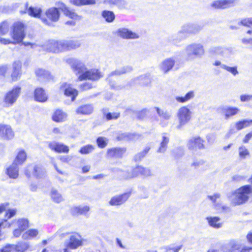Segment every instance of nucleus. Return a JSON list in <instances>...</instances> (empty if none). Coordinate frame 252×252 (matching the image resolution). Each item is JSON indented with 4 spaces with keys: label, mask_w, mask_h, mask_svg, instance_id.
<instances>
[{
    "label": "nucleus",
    "mask_w": 252,
    "mask_h": 252,
    "mask_svg": "<svg viewBox=\"0 0 252 252\" xmlns=\"http://www.w3.org/2000/svg\"><path fill=\"white\" fill-rule=\"evenodd\" d=\"M25 10H21L20 12L22 14L28 13V14L32 17H34L35 18H40V15L41 13V9L38 7H32L30 6L29 8L28 7V3H25Z\"/></svg>",
    "instance_id": "f3484780"
},
{
    "label": "nucleus",
    "mask_w": 252,
    "mask_h": 252,
    "mask_svg": "<svg viewBox=\"0 0 252 252\" xmlns=\"http://www.w3.org/2000/svg\"><path fill=\"white\" fill-rule=\"evenodd\" d=\"M136 136L135 133H122L118 135L117 139L119 141L126 139L132 140Z\"/></svg>",
    "instance_id": "37998d69"
},
{
    "label": "nucleus",
    "mask_w": 252,
    "mask_h": 252,
    "mask_svg": "<svg viewBox=\"0 0 252 252\" xmlns=\"http://www.w3.org/2000/svg\"><path fill=\"white\" fill-rule=\"evenodd\" d=\"M10 34L14 40L13 44L21 42L25 36L24 25L21 22L15 23Z\"/></svg>",
    "instance_id": "20e7f679"
},
{
    "label": "nucleus",
    "mask_w": 252,
    "mask_h": 252,
    "mask_svg": "<svg viewBox=\"0 0 252 252\" xmlns=\"http://www.w3.org/2000/svg\"><path fill=\"white\" fill-rule=\"evenodd\" d=\"M151 148L149 146H146L144 149L140 152L136 154L134 156V160L135 161H140L143 158H144L146 155L148 154L150 151Z\"/></svg>",
    "instance_id": "79ce46f5"
},
{
    "label": "nucleus",
    "mask_w": 252,
    "mask_h": 252,
    "mask_svg": "<svg viewBox=\"0 0 252 252\" xmlns=\"http://www.w3.org/2000/svg\"><path fill=\"white\" fill-rule=\"evenodd\" d=\"M190 112L187 106L181 107L178 113V117L179 120L178 128L185 125L190 119Z\"/></svg>",
    "instance_id": "9b49d317"
},
{
    "label": "nucleus",
    "mask_w": 252,
    "mask_h": 252,
    "mask_svg": "<svg viewBox=\"0 0 252 252\" xmlns=\"http://www.w3.org/2000/svg\"><path fill=\"white\" fill-rule=\"evenodd\" d=\"M21 88L19 87L14 88L11 91L7 92L3 100V105L8 107L12 105L19 95Z\"/></svg>",
    "instance_id": "423d86ee"
},
{
    "label": "nucleus",
    "mask_w": 252,
    "mask_h": 252,
    "mask_svg": "<svg viewBox=\"0 0 252 252\" xmlns=\"http://www.w3.org/2000/svg\"><path fill=\"white\" fill-rule=\"evenodd\" d=\"M9 24L7 21H4L0 25V34L4 35L9 31Z\"/></svg>",
    "instance_id": "3c124183"
},
{
    "label": "nucleus",
    "mask_w": 252,
    "mask_h": 252,
    "mask_svg": "<svg viewBox=\"0 0 252 252\" xmlns=\"http://www.w3.org/2000/svg\"><path fill=\"white\" fill-rule=\"evenodd\" d=\"M94 108L92 104H86L79 106L75 110L77 114L79 115H88L93 112Z\"/></svg>",
    "instance_id": "412c9836"
},
{
    "label": "nucleus",
    "mask_w": 252,
    "mask_h": 252,
    "mask_svg": "<svg viewBox=\"0 0 252 252\" xmlns=\"http://www.w3.org/2000/svg\"><path fill=\"white\" fill-rule=\"evenodd\" d=\"M252 99V95L244 94L240 96V100L242 102L250 101Z\"/></svg>",
    "instance_id": "052dcab7"
},
{
    "label": "nucleus",
    "mask_w": 252,
    "mask_h": 252,
    "mask_svg": "<svg viewBox=\"0 0 252 252\" xmlns=\"http://www.w3.org/2000/svg\"><path fill=\"white\" fill-rule=\"evenodd\" d=\"M131 191H129L116 195L110 199L109 204L111 206H120L125 203L131 195Z\"/></svg>",
    "instance_id": "9d476101"
},
{
    "label": "nucleus",
    "mask_w": 252,
    "mask_h": 252,
    "mask_svg": "<svg viewBox=\"0 0 252 252\" xmlns=\"http://www.w3.org/2000/svg\"><path fill=\"white\" fill-rule=\"evenodd\" d=\"M14 136V132L9 126L0 125V137L5 139H11Z\"/></svg>",
    "instance_id": "a211bd4d"
},
{
    "label": "nucleus",
    "mask_w": 252,
    "mask_h": 252,
    "mask_svg": "<svg viewBox=\"0 0 252 252\" xmlns=\"http://www.w3.org/2000/svg\"><path fill=\"white\" fill-rule=\"evenodd\" d=\"M54 166L56 171L60 174H63L62 172V164H58V163L54 162Z\"/></svg>",
    "instance_id": "680f3d73"
},
{
    "label": "nucleus",
    "mask_w": 252,
    "mask_h": 252,
    "mask_svg": "<svg viewBox=\"0 0 252 252\" xmlns=\"http://www.w3.org/2000/svg\"><path fill=\"white\" fill-rule=\"evenodd\" d=\"M101 16L108 23L113 22L115 19V14L113 11L105 10L102 11Z\"/></svg>",
    "instance_id": "72a5a7b5"
},
{
    "label": "nucleus",
    "mask_w": 252,
    "mask_h": 252,
    "mask_svg": "<svg viewBox=\"0 0 252 252\" xmlns=\"http://www.w3.org/2000/svg\"><path fill=\"white\" fill-rule=\"evenodd\" d=\"M222 68L227 71L230 72L234 75H236L238 73L236 66L229 67L224 65H223Z\"/></svg>",
    "instance_id": "6e6d98bb"
},
{
    "label": "nucleus",
    "mask_w": 252,
    "mask_h": 252,
    "mask_svg": "<svg viewBox=\"0 0 252 252\" xmlns=\"http://www.w3.org/2000/svg\"><path fill=\"white\" fill-rule=\"evenodd\" d=\"M252 138V130L246 134L243 139L244 143H248Z\"/></svg>",
    "instance_id": "bf43d9fd"
},
{
    "label": "nucleus",
    "mask_w": 252,
    "mask_h": 252,
    "mask_svg": "<svg viewBox=\"0 0 252 252\" xmlns=\"http://www.w3.org/2000/svg\"><path fill=\"white\" fill-rule=\"evenodd\" d=\"M151 175V172L149 169H147L141 165H136L132 168L131 171V178H135L138 176L147 177Z\"/></svg>",
    "instance_id": "ddd939ff"
},
{
    "label": "nucleus",
    "mask_w": 252,
    "mask_h": 252,
    "mask_svg": "<svg viewBox=\"0 0 252 252\" xmlns=\"http://www.w3.org/2000/svg\"><path fill=\"white\" fill-rule=\"evenodd\" d=\"M63 47V44L61 41L52 40L49 41L45 48L49 52L57 53L60 51Z\"/></svg>",
    "instance_id": "2eb2a0df"
},
{
    "label": "nucleus",
    "mask_w": 252,
    "mask_h": 252,
    "mask_svg": "<svg viewBox=\"0 0 252 252\" xmlns=\"http://www.w3.org/2000/svg\"><path fill=\"white\" fill-rule=\"evenodd\" d=\"M240 252H252V246H244L241 248Z\"/></svg>",
    "instance_id": "0e129e2a"
},
{
    "label": "nucleus",
    "mask_w": 252,
    "mask_h": 252,
    "mask_svg": "<svg viewBox=\"0 0 252 252\" xmlns=\"http://www.w3.org/2000/svg\"><path fill=\"white\" fill-rule=\"evenodd\" d=\"M146 114L147 110L146 109H143L137 113L136 117L138 119L142 120L146 117Z\"/></svg>",
    "instance_id": "13d9d810"
},
{
    "label": "nucleus",
    "mask_w": 252,
    "mask_h": 252,
    "mask_svg": "<svg viewBox=\"0 0 252 252\" xmlns=\"http://www.w3.org/2000/svg\"><path fill=\"white\" fill-rule=\"evenodd\" d=\"M34 96L36 101L40 102H44L48 99V96L45 91L41 88H37L35 90Z\"/></svg>",
    "instance_id": "4be33fe9"
},
{
    "label": "nucleus",
    "mask_w": 252,
    "mask_h": 252,
    "mask_svg": "<svg viewBox=\"0 0 252 252\" xmlns=\"http://www.w3.org/2000/svg\"><path fill=\"white\" fill-rule=\"evenodd\" d=\"M252 194V186L250 185L243 186L233 192L235 205H241L247 202Z\"/></svg>",
    "instance_id": "f03ea898"
},
{
    "label": "nucleus",
    "mask_w": 252,
    "mask_h": 252,
    "mask_svg": "<svg viewBox=\"0 0 252 252\" xmlns=\"http://www.w3.org/2000/svg\"><path fill=\"white\" fill-rule=\"evenodd\" d=\"M94 149V146L91 144L86 145L82 147L79 152L82 155H87L91 153Z\"/></svg>",
    "instance_id": "c03bdc74"
},
{
    "label": "nucleus",
    "mask_w": 252,
    "mask_h": 252,
    "mask_svg": "<svg viewBox=\"0 0 252 252\" xmlns=\"http://www.w3.org/2000/svg\"><path fill=\"white\" fill-rule=\"evenodd\" d=\"M90 211L88 206H75L72 208V214L74 215H86Z\"/></svg>",
    "instance_id": "7c9ffc66"
},
{
    "label": "nucleus",
    "mask_w": 252,
    "mask_h": 252,
    "mask_svg": "<svg viewBox=\"0 0 252 252\" xmlns=\"http://www.w3.org/2000/svg\"><path fill=\"white\" fill-rule=\"evenodd\" d=\"M205 140L199 136L192 137L187 143V147L190 150L195 149L199 150L205 148Z\"/></svg>",
    "instance_id": "6e6552de"
},
{
    "label": "nucleus",
    "mask_w": 252,
    "mask_h": 252,
    "mask_svg": "<svg viewBox=\"0 0 252 252\" xmlns=\"http://www.w3.org/2000/svg\"><path fill=\"white\" fill-rule=\"evenodd\" d=\"M189 52L188 56L189 57L192 55L198 56L204 53L203 46L200 44H191L189 45L186 49Z\"/></svg>",
    "instance_id": "aec40b11"
},
{
    "label": "nucleus",
    "mask_w": 252,
    "mask_h": 252,
    "mask_svg": "<svg viewBox=\"0 0 252 252\" xmlns=\"http://www.w3.org/2000/svg\"><path fill=\"white\" fill-rule=\"evenodd\" d=\"M127 151V148L125 147H115L108 148L106 153L107 158H122L124 157Z\"/></svg>",
    "instance_id": "0eeeda50"
},
{
    "label": "nucleus",
    "mask_w": 252,
    "mask_h": 252,
    "mask_svg": "<svg viewBox=\"0 0 252 252\" xmlns=\"http://www.w3.org/2000/svg\"><path fill=\"white\" fill-rule=\"evenodd\" d=\"M236 0H217L214 1L211 6L215 9H224L234 6Z\"/></svg>",
    "instance_id": "f8f14e48"
},
{
    "label": "nucleus",
    "mask_w": 252,
    "mask_h": 252,
    "mask_svg": "<svg viewBox=\"0 0 252 252\" xmlns=\"http://www.w3.org/2000/svg\"><path fill=\"white\" fill-rule=\"evenodd\" d=\"M240 111V109L236 107L229 106L223 109V113L226 119L237 115Z\"/></svg>",
    "instance_id": "393cba45"
},
{
    "label": "nucleus",
    "mask_w": 252,
    "mask_h": 252,
    "mask_svg": "<svg viewBox=\"0 0 252 252\" xmlns=\"http://www.w3.org/2000/svg\"><path fill=\"white\" fill-rule=\"evenodd\" d=\"M194 96L193 91L188 92L184 96H176L175 99L179 103H185L192 98Z\"/></svg>",
    "instance_id": "4c0bfd02"
},
{
    "label": "nucleus",
    "mask_w": 252,
    "mask_h": 252,
    "mask_svg": "<svg viewBox=\"0 0 252 252\" xmlns=\"http://www.w3.org/2000/svg\"><path fill=\"white\" fill-rule=\"evenodd\" d=\"M96 142L97 146L101 149L106 147L108 144V139L104 137L99 136L97 138Z\"/></svg>",
    "instance_id": "49530a36"
},
{
    "label": "nucleus",
    "mask_w": 252,
    "mask_h": 252,
    "mask_svg": "<svg viewBox=\"0 0 252 252\" xmlns=\"http://www.w3.org/2000/svg\"><path fill=\"white\" fill-rule=\"evenodd\" d=\"M72 68L75 74L78 75L77 79L80 81L86 80L96 81L102 76L101 73L98 69L88 70L84 65L80 63L73 65Z\"/></svg>",
    "instance_id": "f257e3e1"
},
{
    "label": "nucleus",
    "mask_w": 252,
    "mask_h": 252,
    "mask_svg": "<svg viewBox=\"0 0 252 252\" xmlns=\"http://www.w3.org/2000/svg\"><path fill=\"white\" fill-rule=\"evenodd\" d=\"M252 124V120L243 119L237 122L235 126L237 130L250 126Z\"/></svg>",
    "instance_id": "2f4dec72"
},
{
    "label": "nucleus",
    "mask_w": 252,
    "mask_h": 252,
    "mask_svg": "<svg viewBox=\"0 0 252 252\" xmlns=\"http://www.w3.org/2000/svg\"><path fill=\"white\" fill-rule=\"evenodd\" d=\"M120 117V112H108L103 114V117L107 121L117 120Z\"/></svg>",
    "instance_id": "a18cd8bd"
},
{
    "label": "nucleus",
    "mask_w": 252,
    "mask_h": 252,
    "mask_svg": "<svg viewBox=\"0 0 252 252\" xmlns=\"http://www.w3.org/2000/svg\"><path fill=\"white\" fill-rule=\"evenodd\" d=\"M14 251V244H7L0 249V252H13Z\"/></svg>",
    "instance_id": "5fc2aeb1"
},
{
    "label": "nucleus",
    "mask_w": 252,
    "mask_h": 252,
    "mask_svg": "<svg viewBox=\"0 0 252 252\" xmlns=\"http://www.w3.org/2000/svg\"><path fill=\"white\" fill-rule=\"evenodd\" d=\"M48 147L52 150L57 153H62L63 152V144L57 142H48Z\"/></svg>",
    "instance_id": "e433bc0d"
},
{
    "label": "nucleus",
    "mask_w": 252,
    "mask_h": 252,
    "mask_svg": "<svg viewBox=\"0 0 252 252\" xmlns=\"http://www.w3.org/2000/svg\"><path fill=\"white\" fill-rule=\"evenodd\" d=\"M169 142V138L166 133H164L162 137V140L158 148V152H163L165 151L167 147V145Z\"/></svg>",
    "instance_id": "f704fd0d"
},
{
    "label": "nucleus",
    "mask_w": 252,
    "mask_h": 252,
    "mask_svg": "<svg viewBox=\"0 0 252 252\" xmlns=\"http://www.w3.org/2000/svg\"><path fill=\"white\" fill-rule=\"evenodd\" d=\"M239 26L250 28L252 27V17L242 19L238 23Z\"/></svg>",
    "instance_id": "09e8293b"
},
{
    "label": "nucleus",
    "mask_w": 252,
    "mask_h": 252,
    "mask_svg": "<svg viewBox=\"0 0 252 252\" xmlns=\"http://www.w3.org/2000/svg\"><path fill=\"white\" fill-rule=\"evenodd\" d=\"M241 248L239 242L235 240H231L227 244L225 252H240Z\"/></svg>",
    "instance_id": "bb28decb"
},
{
    "label": "nucleus",
    "mask_w": 252,
    "mask_h": 252,
    "mask_svg": "<svg viewBox=\"0 0 252 252\" xmlns=\"http://www.w3.org/2000/svg\"><path fill=\"white\" fill-rule=\"evenodd\" d=\"M53 120L56 122H60L63 119V112L61 110H57L52 116Z\"/></svg>",
    "instance_id": "8fccbe9b"
},
{
    "label": "nucleus",
    "mask_w": 252,
    "mask_h": 252,
    "mask_svg": "<svg viewBox=\"0 0 252 252\" xmlns=\"http://www.w3.org/2000/svg\"><path fill=\"white\" fill-rule=\"evenodd\" d=\"M84 240L82 236L77 233H73L70 237L69 242L66 244L64 252H70V250H74L83 245Z\"/></svg>",
    "instance_id": "39448f33"
},
{
    "label": "nucleus",
    "mask_w": 252,
    "mask_h": 252,
    "mask_svg": "<svg viewBox=\"0 0 252 252\" xmlns=\"http://www.w3.org/2000/svg\"><path fill=\"white\" fill-rule=\"evenodd\" d=\"M18 166L13 163L7 169V174L11 178H17L18 176Z\"/></svg>",
    "instance_id": "cd10ccee"
},
{
    "label": "nucleus",
    "mask_w": 252,
    "mask_h": 252,
    "mask_svg": "<svg viewBox=\"0 0 252 252\" xmlns=\"http://www.w3.org/2000/svg\"><path fill=\"white\" fill-rule=\"evenodd\" d=\"M22 63L20 61H16L13 64V71L11 77L13 81H16L21 74Z\"/></svg>",
    "instance_id": "5701e85b"
},
{
    "label": "nucleus",
    "mask_w": 252,
    "mask_h": 252,
    "mask_svg": "<svg viewBox=\"0 0 252 252\" xmlns=\"http://www.w3.org/2000/svg\"><path fill=\"white\" fill-rule=\"evenodd\" d=\"M117 33L124 39H136L139 37L137 33L132 32L126 28H120L117 31Z\"/></svg>",
    "instance_id": "dca6fc26"
},
{
    "label": "nucleus",
    "mask_w": 252,
    "mask_h": 252,
    "mask_svg": "<svg viewBox=\"0 0 252 252\" xmlns=\"http://www.w3.org/2000/svg\"><path fill=\"white\" fill-rule=\"evenodd\" d=\"M38 234V231L35 229H31L24 233L22 238L24 240H29L36 237Z\"/></svg>",
    "instance_id": "58836bf2"
},
{
    "label": "nucleus",
    "mask_w": 252,
    "mask_h": 252,
    "mask_svg": "<svg viewBox=\"0 0 252 252\" xmlns=\"http://www.w3.org/2000/svg\"><path fill=\"white\" fill-rule=\"evenodd\" d=\"M36 75L38 77H42L48 80L52 79V76L50 72L41 68H38L35 70Z\"/></svg>",
    "instance_id": "ea45409f"
},
{
    "label": "nucleus",
    "mask_w": 252,
    "mask_h": 252,
    "mask_svg": "<svg viewBox=\"0 0 252 252\" xmlns=\"http://www.w3.org/2000/svg\"><path fill=\"white\" fill-rule=\"evenodd\" d=\"M206 220L209 224L214 228H219L222 226V223L220 222V218L218 217H209Z\"/></svg>",
    "instance_id": "c756f323"
},
{
    "label": "nucleus",
    "mask_w": 252,
    "mask_h": 252,
    "mask_svg": "<svg viewBox=\"0 0 252 252\" xmlns=\"http://www.w3.org/2000/svg\"><path fill=\"white\" fill-rule=\"evenodd\" d=\"M18 228L24 231L29 227V221L26 219H20L15 222Z\"/></svg>",
    "instance_id": "a19ab883"
},
{
    "label": "nucleus",
    "mask_w": 252,
    "mask_h": 252,
    "mask_svg": "<svg viewBox=\"0 0 252 252\" xmlns=\"http://www.w3.org/2000/svg\"><path fill=\"white\" fill-rule=\"evenodd\" d=\"M25 175L30 178L33 175L37 179L44 178L47 176L45 169L40 165H29L25 170Z\"/></svg>",
    "instance_id": "7ed1b4c3"
},
{
    "label": "nucleus",
    "mask_w": 252,
    "mask_h": 252,
    "mask_svg": "<svg viewBox=\"0 0 252 252\" xmlns=\"http://www.w3.org/2000/svg\"><path fill=\"white\" fill-rule=\"evenodd\" d=\"M93 86L88 82H84L79 85V91L81 92H86L93 88Z\"/></svg>",
    "instance_id": "603ef678"
},
{
    "label": "nucleus",
    "mask_w": 252,
    "mask_h": 252,
    "mask_svg": "<svg viewBox=\"0 0 252 252\" xmlns=\"http://www.w3.org/2000/svg\"><path fill=\"white\" fill-rule=\"evenodd\" d=\"M64 14L69 18L71 19L72 20L67 21L65 24L69 26H75L76 21L80 20L81 19V16L78 15L74 10L69 9L68 8L64 7Z\"/></svg>",
    "instance_id": "4468645a"
},
{
    "label": "nucleus",
    "mask_w": 252,
    "mask_h": 252,
    "mask_svg": "<svg viewBox=\"0 0 252 252\" xmlns=\"http://www.w3.org/2000/svg\"><path fill=\"white\" fill-rule=\"evenodd\" d=\"M239 156L242 158H245L247 156H249L250 153L247 149L244 147L239 148Z\"/></svg>",
    "instance_id": "864d4df0"
},
{
    "label": "nucleus",
    "mask_w": 252,
    "mask_h": 252,
    "mask_svg": "<svg viewBox=\"0 0 252 252\" xmlns=\"http://www.w3.org/2000/svg\"><path fill=\"white\" fill-rule=\"evenodd\" d=\"M27 159V153L23 150H20L15 158L13 163L18 165H22Z\"/></svg>",
    "instance_id": "a878e982"
},
{
    "label": "nucleus",
    "mask_w": 252,
    "mask_h": 252,
    "mask_svg": "<svg viewBox=\"0 0 252 252\" xmlns=\"http://www.w3.org/2000/svg\"><path fill=\"white\" fill-rule=\"evenodd\" d=\"M175 63L173 58H167L162 61L161 64V69L166 73L172 69Z\"/></svg>",
    "instance_id": "b1692460"
},
{
    "label": "nucleus",
    "mask_w": 252,
    "mask_h": 252,
    "mask_svg": "<svg viewBox=\"0 0 252 252\" xmlns=\"http://www.w3.org/2000/svg\"><path fill=\"white\" fill-rule=\"evenodd\" d=\"M78 94V92L76 89L72 88H66L64 90V95L66 99L64 100V102L67 103L74 101Z\"/></svg>",
    "instance_id": "6ab92c4d"
},
{
    "label": "nucleus",
    "mask_w": 252,
    "mask_h": 252,
    "mask_svg": "<svg viewBox=\"0 0 252 252\" xmlns=\"http://www.w3.org/2000/svg\"><path fill=\"white\" fill-rule=\"evenodd\" d=\"M242 42L244 44H246V45L250 44V45H252V38H243L242 39Z\"/></svg>",
    "instance_id": "774afa93"
},
{
    "label": "nucleus",
    "mask_w": 252,
    "mask_h": 252,
    "mask_svg": "<svg viewBox=\"0 0 252 252\" xmlns=\"http://www.w3.org/2000/svg\"><path fill=\"white\" fill-rule=\"evenodd\" d=\"M29 248V244L27 242H19L14 244V251L16 252H25Z\"/></svg>",
    "instance_id": "c9c22d12"
},
{
    "label": "nucleus",
    "mask_w": 252,
    "mask_h": 252,
    "mask_svg": "<svg viewBox=\"0 0 252 252\" xmlns=\"http://www.w3.org/2000/svg\"><path fill=\"white\" fill-rule=\"evenodd\" d=\"M46 18L42 17L41 19L44 23L50 25L51 22H56L59 18V11L57 8L52 7L48 9L46 12Z\"/></svg>",
    "instance_id": "1a4fd4ad"
},
{
    "label": "nucleus",
    "mask_w": 252,
    "mask_h": 252,
    "mask_svg": "<svg viewBox=\"0 0 252 252\" xmlns=\"http://www.w3.org/2000/svg\"><path fill=\"white\" fill-rule=\"evenodd\" d=\"M182 247V245L177 246L174 248L167 247L165 248V252H178Z\"/></svg>",
    "instance_id": "4d7b16f0"
},
{
    "label": "nucleus",
    "mask_w": 252,
    "mask_h": 252,
    "mask_svg": "<svg viewBox=\"0 0 252 252\" xmlns=\"http://www.w3.org/2000/svg\"><path fill=\"white\" fill-rule=\"evenodd\" d=\"M23 231V230L17 228L13 231V235L15 237L18 238L21 235V233Z\"/></svg>",
    "instance_id": "338daca9"
},
{
    "label": "nucleus",
    "mask_w": 252,
    "mask_h": 252,
    "mask_svg": "<svg viewBox=\"0 0 252 252\" xmlns=\"http://www.w3.org/2000/svg\"><path fill=\"white\" fill-rule=\"evenodd\" d=\"M16 212V211L15 209H8L7 210L4 220L2 222H0V227H9L10 225L7 222V220L13 217L15 215Z\"/></svg>",
    "instance_id": "c85d7f7f"
},
{
    "label": "nucleus",
    "mask_w": 252,
    "mask_h": 252,
    "mask_svg": "<svg viewBox=\"0 0 252 252\" xmlns=\"http://www.w3.org/2000/svg\"><path fill=\"white\" fill-rule=\"evenodd\" d=\"M51 196L54 201L59 203L62 200V195L55 189H53L51 192Z\"/></svg>",
    "instance_id": "de8ad7c7"
},
{
    "label": "nucleus",
    "mask_w": 252,
    "mask_h": 252,
    "mask_svg": "<svg viewBox=\"0 0 252 252\" xmlns=\"http://www.w3.org/2000/svg\"><path fill=\"white\" fill-rule=\"evenodd\" d=\"M70 2L77 6L86 5H94L96 3L95 0H70Z\"/></svg>",
    "instance_id": "473e14b6"
},
{
    "label": "nucleus",
    "mask_w": 252,
    "mask_h": 252,
    "mask_svg": "<svg viewBox=\"0 0 252 252\" xmlns=\"http://www.w3.org/2000/svg\"><path fill=\"white\" fill-rule=\"evenodd\" d=\"M8 71L7 65H2L0 66V75L4 76Z\"/></svg>",
    "instance_id": "e2e57ef3"
},
{
    "label": "nucleus",
    "mask_w": 252,
    "mask_h": 252,
    "mask_svg": "<svg viewBox=\"0 0 252 252\" xmlns=\"http://www.w3.org/2000/svg\"><path fill=\"white\" fill-rule=\"evenodd\" d=\"M8 204L7 203H3L0 204V214L5 211L7 208Z\"/></svg>",
    "instance_id": "69168bd1"
}]
</instances>
